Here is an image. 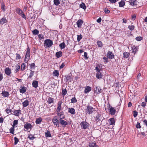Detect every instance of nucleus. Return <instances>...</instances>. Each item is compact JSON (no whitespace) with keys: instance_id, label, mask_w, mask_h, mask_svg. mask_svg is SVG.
Instances as JSON below:
<instances>
[{"instance_id":"864d4df0","label":"nucleus","mask_w":147,"mask_h":147,"mask_svg":"<svg viewBox=\"0 0 147 147\" xmlns=\"http://www.w3.org/2000/svg\"><path fill=\"white\" fill-rule=\"evenodd\" d=\"M128 28L130 30H133L135 28V26L134 25H129L128 26Z\"/></svg>"},{"instance_id":"ddd939ff","label":"nucleus","mask_w":147,"mask_h":147,"mask_svg":"<svg viewBox=\"0 0 147 147\" xmlns=\"http://www.w3.org/2000/svg\"><path fill=\"white\" fill-rule=\"evenodd\" d=\"M92 89L91 87L89 86H86L85 87V89L84 90V93L87 94L89 92L91 91Z\"/></svg>"},{"instance_id":"c9c22d12","label":"nucleus","mask_w":147,"mask_h":147,"mask_svg":"<svg viewBox=\"0 0 147 147\" xmlns=\"http://www.w3.org/2000/svg\"><path fill=\"white\" fill-rule=\"evenodd\" d=\"M119 7H123L125 4V3L122 1L119 3Z\"/></svg>"},{"instance_id":"c03bdc74","label":"nucleus","mask_w":147,"mask_h":147,"mask_svg":"<svg viewBox=\"0 0 147 147\" xmlns=\"http://www.w3.org/2000/svg\"><path fill=\"white\" fill-rule=\"evenodd\" d=\"M30 66V69H31L32 70H34L35 67V64L34 63H32L31 64H29Z\"/></svg>"},{"instance_id":"13d9d810","label":"nucleus","mask_w":147,"mask_h":147,"mask_svg":"<svg viewBox=\"0 0 147 147\" xmlns=\"http://www.w3.org/2000/svg\"><path fill=\"white\" fill-rule=\"evenodd\" d=\"M100 66L99 65H97L95 67V69L96 70V72H98L100 71V69H99V67H100Z\"/></svg>"},{"instance_id":"49530a36","label":"nucleus","mask_w":147,"mask_h":147,"mask_svg":"<svg viewBox=\"0 0 147 147\" xmlns=\"http://www.w3.org/2000/svg\"><path fill=\"white\" fill-rule=\"evenodd\" d=\"M53 2L56 6L58 5L60 3L59 0H53Z\"/></svg>"},{"instance_id":"aec40b11","label":"nucleus","mask_w":147,"mask_h":147,"mask_svg":"<svg viewBox=\"0 0 147 147\" xmlns=\"http://www.w3.org/2000/svg\"><path fill=\"white\" fill-rule=\"evenodd\" d=\"M68 112L72 115H74L75 114V110L73 108H68Z\"/></svg>"},{"instance_id":"79ce46f5","label":"nucleus","mask_w":147,"mask_h":147,"mask_svg":"<svg viewBox=\"0 0 147 147\" xmlns=\"http://www.w3.org/2000/svg\"><path fill=\"white\" fill-rule=\"evenodd\" d=\"M32 34L34 35H37L39 33V31L37 29H35L32 31Z\"/></svg>"},{"instance_id":"20e7f679","label":"nucleus","mask_w":147,"mask_h":147,"mask_svg":"<svg viewBox=\"0 0 147 147\" xmlns=\"http://www.w3.org/2000/svg\"><path fill=\"white\" fill-rule=\"evenodd\" d=\"M63 102L62 100H59L57 103V107L56 109L57 112H59L62 110V104Z\"/></svg>"},{"instance_id":"37998d69","label":"nucleus","mask_w":147,"mask_h":147,"mask_svg":"<svg viewBox=\"0 0 147 147\" xmlns=\"http://www.w3.org/2000/svg\"><path fill=\"white\" fill-rule=\"evenodd\" d=\"M97 43L98 47H101L103 46L102 43L101 41H98Z\"/></svg>"},{"instance_id":"a878e982","label":"nucleus","mask_w":147,"mask_h":147,"mask_svg":"<svg viewBox=\"0 0 147 147\" xmlns=\"http://www.w3.org/2000/svg\"><path fill=\"white\" fill-rule=\"evenodd\" d=\"M96 77L98 79L101 78L102 76V74L100 71L96 72Z\"/></svg>"},{"instance_id":"e433bc0d","label":"nucleus","mask_w":147,"mask_h":147,"mask_svg":"<svg viewBox=\"0 0 147 147\" xmlns=\"http://www.w3.org/2000/svg\"><path fill=\"white\" fill-rule=\"evenodd\" d=\"M123 55L124 58H127L129 57L130 54L129 53L125 52L123 53Z\"/></svg>"},{"instance_id":"0eeeda50","label":"nucleus","mask_w":147,"mask_h":147,"mask_svg":"<svg viewBox=\"0 0 147 147\" xmlns=\"http://www.w3.org/2000/svg\"><path fill=\"white\" fill-rule=\"evenodd\" d=\"M59 122L60 124L62 125L63 127H65L68 124L67 122L63 119L59 120Z\"/></svg>"},{"instance_id":"423d86ee","label":"nucleus","mask_w":147,"mask_h":147,"mask_svg":"<svg viewBox=\"0 0 147 147\" xmlns=\"http://www.w3.org/2000/svg\"><path fill=\"white\" fill-rule=\"evenodd\" d=\"M52 121L54 124L55 125L56 127H59V120H58V119L56 117H55L52 119Z\"/></svg>"},{"instance_id":"2f4dec72","label":"nucleus","mask_w":147,"mask_h":147,"mask_svg":"<svg viewBox=\"0 0 147 147\" xmlns=\"http://www.w3.org/2000/svg\"><path fill=\"white\" fill-rule=\"evenodd\" d=\"M15 68L14 72L15 73H16L20 69V66L18 65H16L15 66Z\"/></svg>"},{"instance_id":"412c9836","label":"nucleus","mask_w":147,"mask_h":147,"mask_svg":"<svg viewBox=\"0 0 147 147\" xmlns=\"http://www.w3.org/2000/svg\"><path fill=\"white\" fill-rule=\"evenodd\" d=\"M1 94H2V96H3L4 97H7L9 95L8 92L5 91V90L3 91Z\"/></svg>"},{"instance_id":"603ef678","label":"nucleus","mask_w":147,"mask_h":147,"mask_svg":"<svg viewBox=\"0 0 147 147\" xmlns=\"http://www.w3.org/2000/svg\"><path fill=\"white\" fill-rule=\"evenodd\" d=\"M1 9L3 11H5V6L4 4L3 3L1 5Z\"/></svg>"},{"instance_id":"4be33fe9","label":"nucleus","mask_w":147,"mask_h":147,"mask_svg":"<svg viewBox=\"0 0 147 147\" xmlns=\"http://www.w3.org/2000/svg\"><path fill=\"white\" fill-rule=\"evenodd\" d=\"M42 121V119L41 117L37 118L36 119L35 123L36 124H40Z\"/></svg>"},{"instance_id":"6e6552de","label":"nucleus","mask_w":147,"mask_h":147,"mask_svg":"<svg viewBox=\"0 0 147 147\" xmlns=\"http://www.w3.org/2000/svg\"><path fill=\"white\" fill-rule=\"evenodd\" d=\"M24 128L26 130L29 129H31L32 128V126L31 124L30 123H26L24 125Z\"/></svg>"},{"instance_id":"de8ad7c7","label":"nucleus","mask_w":147,"mask_h":147,"mask_svg":"<svg viewBox=\"0 0 147 147\" xmlns=\"http://www.w3.org/2000/svg\"><path fill=\"white\" fill-rule=\"evenodd\" d=\"M25 67L26 66L25 65V63H22L21 66V70L22 71H23L24 70Z\"/></svg>"},{"instance_id":"b1692460","label":"nucleus","mask_w":147,"mask_h":147,"mask_svg":"<svg viewBox=\"0 0 147 147\" xmlns=\"http://www.w3.org/2000/svg\"><path fill=\"white\" fill-rule=\"evenodd\" d=\"M32 86L35 88H36L38 87V82L36 80H34L32 83Z\"/></svg>"},{"instance_id":"9d476101","label":"nucleus","mask_w":147,"mask_h":147,"mask_svg":"<svg viewBox=\"0 0 147 147\" xmlns=\"http://www.w3.org/2000/svg\"><path fill=\"white\" fill-rule=\"evenodd\" d=\"M5 72V74L9 76L11 73V69L9 67H6L5 68L4 70Z\"/></svg>"},{"instance_id":"a211bd4d","label":"nucleus","mask_w":147,"mask_h":147,"mask_svg":"<svg viewBox=\"0 0 147 147\" xmlns=\"http://www.w3.org/2000/svg\"><path fill=\"white\" fill-rule=\"evenodd\" d=\"M30 49L29 47L28 46V47L27 49L26 53V55L25 56V58H26V57H27L29 58L30 57Z\"/></svg>"},{"instance_id":"8fccbe9b","label":"nucleus","mask_w":147,"mask_h":147,"mask_svg":"<svg viewBox=\"0 0 147 147\" xmlns=\"http://www.w3.org/2000/svg\"><path fill=\"white\" fill-rule=\"evenodd\" d=\"M82 38V36L81 34L77 35V40L79 42Z\"/></svg>"},{"instance_id":"58836bf2","label":"nucleus","mask_w":147,"mask_h":147,"mask_svg":"<svg viewBox=\"0 0 147 147\" xmlns=\"http://www.w3.org/2000/svg\"><path fill=\"white\" fill-rule=\"evenodd\" d=\"M59 46L61 49L64 48L65 47V45L64 42H63L61 43L59 45Z\"/></svg>"},{"instance_id":"69168bd1","label":"nucleus","mask_w":147,"mask_h":147,"mask_svg":"<svg viewBox=\"0 0 147 147\" xmlns=\"http://www.w3.org/2000/svg\"><path fill=\"white\" fill-rule=\"evenodd\" d=\"M104 11L106 13H109L110 12V10L108 9L107 8L105 9Z\"/></svg>"},{"instance_id":"39448f33","label":"nucleus","mask_w":147,"mask_h":147,"mask_svg":"<svg viewBox=\"0 0 147 147\" xmlns=\"http://www.w3.org/2000/svg\"><path fill=\"white\" fill-rule=\"evenodd\" d=\"M16 11L18 14L21 16L25 20L26 19V17L22 9L19 8H18L16 9Z\"/></svg>"},{"instance_id":"cd10ccee","label":"nucleus","mask_w":147,"mask_h":147,"mask_svg":"<svg viewBox=\"0 0 147 147\" xmlns=\"http://www.w3.org/2000/svg\"><path fill=\"white\" fill-rule=\"evenodd\" d=\"M102 90L99 86L96 87V90L95 89L94 90L95 92H96V93L97 94L101 93L102 92Z\"/></svg>"},{"instance_id":"2eb2a0df","label":"nucleus","mask_w":147,"mask_h":147,"mask_svg":"<svg viewBox=\"0 0 147 147\" xmlns=\"http://www.w3.org/2000/svg\"><path fill=\"white\" fill-rule=\"evenodd\" d=\"M26 90V88L22 86H20V93H25Z\"/></svg>"},{"instance_id":"9b49d317","label":"nucleus","mask_w":147,"mask_h":147,"mask_svg":"<svg viewBox=\"0 0 147 147\" xmlns=\"http://www.w3.org/2000/svg\"><path fill=\"white\" fill-rule=\"evenodd\" d=\"M138 2L137 0H130L129 1L130 5L132 6L137 5Z\"/></svg>"},{"instance_id":"c85d7f7f","label":"nucleus","mask_w":147,"mask_h":147,"mask_svg":"<svg viewBox=\"0 0 147 147\" xmlns=\"http://www.w3.org/2000/svg\"><path fill=\"white\" fill-rule=\"evenodd\" d=\"M29 105V101L27 100H26L22 103V105L23 107H25Z\"/></svg>"},{"instance_id":"a19ab883","label":"nucleus","mask_w":147,"mask_h":147,"mask_svg":"<svg viewBox=\"0 0 147 147\" xmlns=\"http://www.w3.org/2000/svg\"><path fill=\"white\" fill-rule=\"evenodd\" d=\"M80 7L84 9H85L86 7L84 3H82L80 5Z\"/></svg>"},{"instance_id":"4468645a","label":"nucleus","mask_w":147,"mask_h":147,"mask_svg":"<svg viewBox=\"0 0 147 147\" xmlns=\"http://www.w3.org/2000/svg\"><path fill=\"white\" fill-rule=\"evenodd\" d=\"M89 146L90 147H98V146L96 145V142L94 141H91L89 143Z\"/></svg>"},{"instance_id":"dca6fc26","label":"nucleus","mask_w":147,"mask_h":147,"mask_svg":"<svg viewBox=\"0 0 147 147\" xmlns=\"http://www.w3.org/2000/svg\"><path fill=\"white\" fill-rule=\"evenodd\" d=\"M110 113L112 115L115 114L116 112V110L114 107H111L109 109Z\"/></svg>"},{"instance_id":"7c9ffc66","label":"nucleus","mask_w":147,"mask_h":147,"mask_svg":"<svg viewBox=\"0 0 147 147\" xmlns=\"http://www.w3.org/2000/svg\"><path fill=\"white\" fill-rule=\"evenodd\" d=\"M28 138H29L30 140H33L36 138V137H34V135L30 134L28 135Z\"/></svg>"},{"instance_id":"f8f14e48","label":"nucleus","mask_w":147,"mask_h":147,"mask_svg":"<svg viewBox=\"0 0 147 147\" xmlns=\"http://www.w3.org/2000/svg\"><path fill=\"white\" fill-rule=\"evenodd\" d=\"M102 119V115L101 114L98 113L96 116V121L97 122H99Z\"/></svg>"},{"instance_id":"052dcab7","label":"nucleus","mask_w":147,"mask_h":147,"mask_svg":"<svg viewBox=\"0 0 147 147\" xmlns=\"http://www.w3.org/2000/svg\"><path fill=\"white\" fill-rule=\"evenodd\" d=\"M38 37L40 40H41L44 38L43 36L41 34H39L38 35Z\"/></svg>"},{"instance_id":"e2e57ef3","label":"nucleus","mask_w":147,"mask_h":147,"mask_svg":"<svg viewBox=\"0 0 147 147\" xmlns=\"http://www.w3.org/2000/svg\"><path fill=\"white\" fill-rule=\"evenodd\" d=\"M5 111H6V113L7 114H9V113H11L10 114H11V109H6L5 110Z\"/></svg>"},{"instance_id":"6ab92c4d","label":"nucleus","mask_w":147,"mask_h":147,"mask_svg":"<svg viewBox=\"0 0 147 147\" xmlns=\"http://www.w3.org/2000/svg\"><path fill=\"white\" fill-rule=\"evenodd\" d=\"M83 23V21L81 20H79L76 22V24L78 27L79 28H80L82 24Z\"/></svg>"},{"instance_id":"f03ea898","label":"nucleus","mask_w":147,"mask_h":147,"mask_svg":"<svg viewBox=\"0 0 147 147\" xmlns=\"http://www.w3.org/2000/svg\"><path fill=\"white\" fill-rule=\"evenodd\" d=\"M86 107L87 108L86 109V113L89 115L92 114L95 109L89 105H87Z\"/></svg>"},{"instance_id":"bf43d9fd","label":"nucleus","mask_w":147,"mask_h":147,"mask_svg":"<svg viewBox=\"0 0 147 147\" xmlns=\"http://www.w3.org/2000/svg\"><path fill=\"white\" fill-rule=\"evenodd\" d=\"M136 39L137 41H140L142 39V37L141 36H138L136 38Z\"/></svg>"},{"instance_id":"f3484780","label":"nucleus","mask_w":147,"mask_h":147,"mask_svg":"<svg viewBox=\"0 0 147 147\" xmlns=\"http://www.w3.org/2000/svg\"><path fill=\"white\" fill-rule=\"evenodd\" d=\"M14 111L13 112V114L14 115L16 116H19L20 113L21 112V111L20 110H14Z\"/></svg>"},{"instance_id":"7ed1b4c3","label":"nucleus","mask_w":147,"mask_h":147,"mask_svg":"<svg viewBox=\"0 0 147 147\" xmlns=\"http://www.w3.org/2000/svg\"><path fill=\"white\" fill-rule=\"evenodd\" d=\"M80 125L82 129H86L89 127V124L86 121H83L80 123Z\"/></svg>"},{"instance_id":"09e8293b","label":"nucleus","mask_w":147,"mask_h":147,"mask_svg":"<svg viewBox=\"0 0 147 147\" xmlns=\"http://www.w3.org/2000/svg\"><path fill=\"white\" fill-rule=\"evenodd\" d=\"M71 103H74L77 102V100L76 98L75 97L72 98L71 100Z\"/></svg>"},{"instance_id":"72a5a7b5","label":"nucleus","mask_w":147,"mask_h":147,"mask_svg":"<svg viewBox=\"0 0 147 147\" xmlns=\"http://www.w3.org/2000/svg\"><path fill=\"white\" fill-rule=\"evenodd\" d=\"M6 22V19L5 18H3L0 20V24L3 25Z\"/></svg>"},{"instance_id":"c756f323","label":"nucleus","mask_w":147,"mask_h":147,"mask_svg":"<svg viewBox=\"0 0 147 147\" xmlns=\"http://www.w3.org/2000/svg\"><path fill=\"white\" fill-rule=\"evenodd\" d=\"M138 49V47L133 46L132 48V52L134 53V54L137 52Z\"/></svg>"},{"instance_id":"393cba45","label":"nucleus","mask_w":147,"mask_h":147,"mask_svg":"<svg viewBox=\"0 0 147 147\" xmlns=\"http://www.w3.org/2000/svg\"><path fill=\"white\" fill-rule=\"evenodd\" d=\"M65 77L66 78L65 81L66 82H71L72 81V78L70 76L67 75Z\"/></svg>"},{"instance_id":"5701e85b","label":"nucleus","mask_w":147,"mask_h":147,"mask_svg":"<svg viewBox=\"0 0 147 147\" xmlns=\"http://www.w3.org/2000/svg\"><path fill=\"white\" fill-rule=\"evenodd\" d=\"M15 127H17V126H16L15 125L13 124L12 127L9 129L10 133L13 134H14V131L15 130L14 128Z\"/></svg>"},{"instance_id":"4c0bfd02","label":"nucleus","mask_w":147,"mask_h":147,"mask_svg":"<svg viewBox=\"0 0 147 147\" xmlns=\"http://www.w3.org/2000/svg\"><path fill=\"white\" fill-rule=\"evenodd\" d=\"M45 137L47 138L51 137L50 132L48 131H47V132L45 133Z\"/></svg>"},{"instance_id":"4d7b16f0","label":"nucleus","mask_w":147,"mask_h":147,"mask_svg":"<svg viewBox=\"0 0 147 147\" xmlns=\"http://www.w3.org/2000/svg\"><path fill=\"white\" fill-rule=\"evenodd\" d=\"M16 60L19 59L21 58V56L19 54L16 53Z\"/></svg>"},{"instance_id":"680f3d73","label":"nucleus","mask_w":147,"mask_h":147,"mask_svg":"<svg viewBox=\"0 0 147 147\" xmlns=\"http://www.w3.org/2000/svg\"><path fill=\"white\" fill-rule=\"evenodd\" d=\"M136 127L137 128H141V126L140 123L137 122V124L136 125Z\"/></svg>"},{"instance_id":"a18cd8bd","label":"nucleus","mask_w":147,"mask_h":147,"mask_svg":"<svg viewBox=\"0 0 147 147\" xmlns=\"http://www.w3.org/2000/svg\"><path fill=\"white\" fill-rule=\"evenodd\" d=\"M67 92V91L66 89H63L62 90L61 94L62 95L64 96L66 94Z\"/></svg>"},{"instance_id":"473e14b6","label":"nucleus","mask_w":147,"mask_h":147,"mask_svg":"<svg viewBox=\"0 0 147 147\" xmlns=\"http://www.w3.org/2000/svg\"><path fill=\"white\" fill-rule=\"evenodd\" d=\"M53 75L54 76H56L58 77L59 76V71L58 70H54L53 72Z\"/></svg>"},{"instance_id":"f704fd0d","label":"nucleus","mask_w":147,"mask_h":147,"mask_svg":"<svg viewBox=\"0 0 147 147\" xmlns=\"http://www.w3.org/2000/svg\"><path fill=\"white\" fill-rule=\"evenodd\" d=\"M54 98L51 97H49L47 100V102L49 104L52 103L54 102Z\"/></svg>"},{"instance_id":"338daca9","label":"nucleus","mask_w":147,"mask_h":147,"mask_svg":"<svg viewBox=\"0 0 147 147\" xmlns=\"http://www.w3.org/2000/svg\"><path fill=\"white\" fill-rule=\"evenodd\" d=\"M146 102H143L141 103V106L142 107L144 108L146 105Z\"/></svg>"},{"instance_id":"0e129e2a","label":"nucleus","mask_w":147,"mask_h":147,"mask_svg":"<svg viewBox=\"0 0 147 147\" xmlns=\"http://www.w3.org/2000/svg\"><path fill=\"white\" fill-rule=\"evenodd\" d=\"M103 59L104 60V63L105 64L107 62H108V59L107 58L105 57L103 58Z\"/></svg>"},{"instance_id":"774afa93","label":"nucleus","mask_w":147,"mask_h":147,"mask_svg":"<svg viewBox=\"0 0 147 147\" xmlns=\"http://www.w3.org/2000/svg\"><path fill=\"white\" fill-rule=\"evenodd\" d=\"M18 121L17 120H15L13 121V124L16 125L18 124Z\"/></svg>"},{"instance_id":"ea45409f","label":"nucleus","mask_w":147,"mask_h":147,"mask_svg":"<svg viewBox=\"0 0 147 147\" xmlns=\"http://www.w3.org/2000/svg\"><path fill=\"white\" fill-rule=\"evenodd\" d=\"M109 120L110 121V125H113L115 124V119L114 118H110Z\"/></svg>"},{"instance_id":"5fc2aeb1","label":"nucleus","mask_w":147,"mask_h":147,"mask_svg":"<svg viewBox=\"0 0 147 147\" xmlns=\"http://www.w3.org/2000/svg\"><path fill=\"white\" fill-rule=\"evenodd\" d=\"M138 112L136 111H133V115L134 117H136L138 115Z\"/></svg>"},{"instance_id":"1a4fd4ad","label":"nucleus","mask_w":147,"mask_h":147,"mask_svg":"<svg viewBox=\"0 0 147 147\" xmlns=\"http://www.w3.org/2000/svg\"><path fill=\"white\" fill-rule=\"evenodd\" d=\"M107 56L108 58L110 59H112L114 58L115 56L112 52L108 51L107 54Z\"/></svg>"},{"instance_id":"6e6d98bb","label":"nucleus","mask_w":147,"mask_h":147,"mask_svg":"<svg viewBox=\"0 0 147 147\" xmlns=\"http://www.w3.org/2000/svg\"><path fill=\"white\" fill-rule=\"evenodd\" d=\"M34 71H33L32 70H30V74L29 75V77H28L29 78H30L32 77L34 75Z\"/></svg>"},{"instance_id":"3c124183","label":"nucleus","mask_w":147,"mask_h":147,"mask_svg":"<svg viewBox=\"0 0 147 147\" xmlns=\"http://www.w3.org/2000/svg\"><path fill=\"white\" fill-rule=\"evenodd\" d=\"M14 145H16L18 142H19V139L16 137H15L14 138Z\"/></svg>"},{"instance_id":"f257e3e1","label":"nucleus","mask_w":147,"mask_h":147,"mask_svg":"<svg viewBox=\"0 0 147 147\" xmlns=\"http://www.w3.org/2000/svg\"><path fill=\"white\" fill-rule=\"evenodd\" d=\"M53 45V42L50 39H47L44 41V45L45 47H50Z\"/></svg>"},{"instance_id":"bb28decb","label":"nucleus","mask_w":147,"mask_h":147,"mask_svg":"<svg viewBox=\"0 0 147 147\" xmlns=\"http://www.w3.org/2000/svg\"><path fill=\"white\" fill-rule=\"evenodd\" d=\"M55 55L57 58H59L62 55V52L60 51L56 52Z\"/></svg>"}]
</instances>
